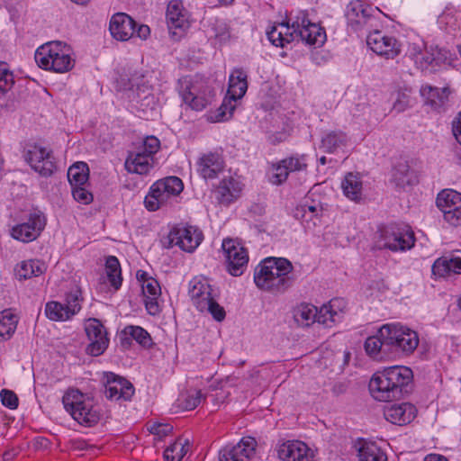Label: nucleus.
<instances>
[{
  "instance_id": "f257e3e1",
  "label": "nucleus",
  "mask_w": 461,
  "mask_h": 461,
  "mask_svg": "<svg viewBox=\"0 0 461 461\" xmlns=\"http://www.w3.org/2000/svg\"><path fill=\"white\" fill-rule=\"evenodd\" d=\"M292 20L291 25L288 22H283L272 26L267 32V38L273 45L283 48L295 38L309 45L321 46L325 42V30L319 24L312 23L306 11L298 12Z\"/></svg>"
},
{
  "instance_id": "f03ea898",
  "label": "nucleus",
  "mask_w": 461,
  "mask_h": 461,
  "mask_svg": "<svg viewBox=\"0 0 461 461\" xmlns=\"http://www.w3.org/2000/svg\"><path fill=\"white\" fill-rule=\"evenodd\" d=\"M412 380L413 373L411 368L393 366L373 375L369 382V391L377 401H395L410 393Z\"/></svg>"
},
{
  "instance_id": "7ed1b4c3",
  "label": "nucleus",
  "mask_w": 461,
  "mask_h": 461,
  "mask_svg": "<svg viewBox=\"0 0 461 461\" xmlns=\"http://www.w3.org/2000/svg\"><path fill=\"white\" fill-rule=\"evenodd\" d=\"M293 266L284 258H268L263 260L255 269L254 282L265 291L284 293L294 283L290 276Z\"/></svg>"
},
{
  "instance_id": "20e7f679",
  "label": "nucleus",
  "mask_w": 461,
  "mask_h": 461,
  "mask_svg": "<svg viewBox=\"0 0 461 461\" xmlns=\"http://www.w3.org/2000/svg\"><path fill=\"white\" fill-rule=\"evenodd\" d=\"M178 92L183 101L195 111L204 109L215 95L213 89L199 77H182L178 80Z\"/></svg>"
},
{
  "instance_id": "39448f33",
  "label": "nucleus",
  "mask_w": 461,
  "mask_h": 461,
  "mask_svg": "<svg viewBox=\"0 0 461 461\" xmlns=\"http://www.w3.org/2000/svg\"><path fill=\"white\" fill-rule=\"evenodd\" d=\"M63 405L72 418L79 424L91 427L100 420L99 411L93 401L85 397L78 390H68L62 398Z\"/></svg>"
},
{
  "instance_id": "423d86ee",
  "label": "nucleus",
  "mask_w": 461,
  "mask_h": 461,
  "mask_svg": "<svg viewBox=\"0 0 461 461\" xmlns=\"http://www.w3.org/2000/svg\"><path fill=\"white\" fill-rule=\"evenodd\" d=\"M184 189L182 180L177 176H167L156 181L145 196L144 204L148 211L155 212L181 194Z\"/></svg>"
},
{
  "instance_id": "0eeeda50",
  "label": "nucleus",
  "mask_w": 461,
  "mask_h": 461,
  "mask_svg": "<svg viewBox=\"0 0 461 461\" xmlns=\"http://www.w3.org/2000/svg\"><path fill=\"white\" fill-rule=\"evenodd\" d=\"M414 233L407 227L395 224L379 228L375 237L374 248L391 251H404L414 245Z\"/></svg>"
},
{
  "instance_id": "6e6552de",
  "label": "nucleus",
  "mask_w": 461,
  "mask_h": 461,
  "mask_svg": "<svg viewBox=\"0 0 461 461\" xmlns=\"http://www.w3.org/2000/svg\"><path fill=\"white\" fill-rule=\"evenodd\" d=\"M159 140L151 135L144 139L135 150L129 151L124 167L131 174L147 175L154 164V155L159 150Z\"/></svg>"
},
{
  "instance_id": "1a4fd4ad",
  "label": "nucleus",
  "mask_w": 461,
  "mask_h": 461,
  "mask_svg": "<svg viewBox=\"0 0 461 461\" xmlns=\"http://www.w3.org/2000/svg\"><path fill=\"white\" fill-rule=\"evenodd\" d=\"M377 7H373L363 0L351 1L347 8L348 26L357 32H370L380 26Z\"/></svg>"
},
{
  "instance_id": "9d476101",
  "label": "nucleus",
  "mask_w": 461,
  "mask_h": 461,
  "mask_svg": "<svg viewBox=\"0 0 461 461\" xmlns=\"http://www.w3.org/2000/svg\"><path fill=\"white\" fill-rule=\"evenodd\" d=\"M203 239V232L197 227L180 224L170 230L163 244L166 248L178 246L182 250L191 253L201 244Z\"/></svg>"
},
{
  "instance_id": "9b49d317",
  "label": "nucleus",
  "mask_w": 461,
  "mask_h": 461,
  "mask_svg": "<svg viewBox=\"0 0 461 461\" xmlns=\"http://www.w3.org/2000/svg\"><path fill=\"white\" fill-rule=\"evenodd\" d=\"M81 292L78 289L67 294L65 303L49 302L45 306V314L53 321H65L71 319L81 310Z\"/></svg>"
},
{
  "instance_id": "f8f14e48",
  "label": "nucleus",
  "mask_w": 461,
  "mask_h": 461,
  "mask_svg": "<svg viewBox=\"0 0 461 461\" xmlns=\"http://www.w3.org/2000/svg\"><path fill=\"white\" fill-rule=\"evenodd\" d=\"M221 248L225 255L228 272L233 276H241L249 262L247 249L233 239H224Z\"/></svg>"
},
{
  "instance_id": "ddd939ff",
  "label": "nucleus",
  "mask_w": 461,
  "mask_h": 461,
  "mask_svg": "<svg viewBox=\"0 0 461 461\" xmlns=\"http://www.w3.org/2000/svg\"><path fill=\"white\" fill-rule=\"evenodd\" d=\"M437 207L444 220L453 226L461 225V194L453 189H445L438 194Z\"/></svg>"
},
{
  "instance_id": "4468645a",
  "label": "nucleus",
  "mask_w": 461,
  "mask_h": 461,
  "mask_svg": "<svg viewBox=\"0 0 461 461\" xmlns=\"http://www.w3.org/2000/svg\"><path fill=\"white\" fill-rule=\"evenodd\" d=\"M23 157L31 167L44 177L50 176L56 170L54 158L45 148L32 144L24 150Z\"/></svg>"
},
{
  "instance_id": "2eb2a0df",
  "label": "nucleus",
  "mask_w": 461,
  "mask_h": 461,
  "mask_svg": "<svg viewBox=\"0 0 461 461\" xmlns=\"http://www.w3.org/2000/svg\"><path fill=\"white\" fill-rule=\"evenodd\" d=\"M85 331L90 341L86 353L94 357L101 356L109 345L105 328L99 320L92 318L86 321Z\"/></svg>"
},
{
  "instance_id": "dca6fc26",
  "label": "nucleus",
  "mask_w": 461,
  "mask_h": 461,
  "mask_svg": "<svg viewBox=\"0 0 461 461\" xmlns=\"http://www.w3.org/2000/svg\"><path fill=\"white\" fill-rule=\"evenodd\" d=\"M46 225L43 213L38 212L31 213L28 221L13 227L11 235L14 239L30 242L37 239Z\"/></svg>"
},
{
  "instance_id": "f3484780",
  "label": "nucleus",
  "mask_w": 461,
  "mask_h": 461,
  "mask_svg": "<svg viewBox=\"0 0 461 461\" xmlns=\"http://www.w3.org/2000/svg\"><path fill=\"white\" fill-rule=\"evenodd\" d=\"M366 44L375 53L386 59H393L401 51L396 39L383 34L378 28L374 29L367 34Z\"/></svg>"
},
{
  "instance_id": "a211bd4d",
  "label": "nucleus",
  "mask_w": 461,
  "mask_h": 461,
  "mask_svg": "<svg viewBox=\"0 0 461 461\" xmlns=\"http://www.w3.org/2000/svg\"><path fill=\"white\" fill-rule=\"evenodd\" d=\"M104 394L109 400H131L134 387L131 382L112 372L104 375Z\"/></svg>"
},
{
  "instance_id": "6ab92c4d",
  "label": "nucleus",
  "mask_w": 461,
  "mask_h": 461,
  "mask_svg": "<svg viewBox=\"0 0 461 461\" xmlns=\"http://www.w3.org/2000/svg\"><path fill=\"white\" fill-rule=\"evenodd\" d=\"M277 456L282 461H312L313 453L300 440H287L276 447Z\"/></svg>"
},
{
  "instance_id": "aec40b11",
  "label": "nucleus",
  "mask_w": 461,
  "mask_h": 461,
  "mask_svg": "<svg viewBox=\"0 0 461 461\" xmlns=\"http://www.w3.org/2000/svg\"><path fill=\"white\" fill-rule=\"evenodd\" d=\"M136 22L125 13L114 14L109 23L111 35L117 41H126L135 36Z\"/></svg>"
},
{
  "instance_id": "412c9836",
  "label": "nucleus",
  "mask_w": 461,
  "mask_h": 461,
  "mask_svg": "<svg viewBox=\"0 0 461 461\" xmlns=\"http://www.w3.org/2000/svg\"><path fill=\"white\" fill-rule=\"evenodd\" d=\"M307 167L305 156L290 157L282 159L279 163L273 166V173L271 176V182L275 185H281L284 183L290 172L303 171Z\"/></svg>"
},
{
  "instance_id": "4be33fe9",
  "label": "nucleus",
  "mask_w": 461,
  "mask_h": 461,
  "mask_svg": "<svg viewBox=\"0 0 461 461\" xmlns=\"http://www.w3.org/2000/svg\"><path fill=\"white\" fill-rule=\"evenodd\" d=\"M223 158L217 152L203 154L197 161V171L204 179L216 178L219 173L223 170Z\"/></svg>"
},
{
  "instance_id": "5701e85b",
  "label": "nucleus",
  "mask_w": 461,
  "mask_h": 461,
  "mask_svg": "<svg viewBox=\"0 0 461 461\" xmlns=\"http://www.w3.org/2000/svg\"><path fill=\"white\" fill-rule=\"evenodd\" d=\"M416 415V408L409 402L392 404L384 410V416L386 420L396 425L410 423Z\"/></svg>"
},
{
  "instance_id": "b1692460",
  "label": "nucleus",
  "mask_w": 461,
  "mask_h": 461,
  "mask_svg": "<svg viewBox=\"0 0 461 461\" xmlns=\"http://www.w3.org/2000/svg\"><path fill=\"white\" fill-rule=\"evenodd\" d=\"M343 307H345V302L342 299L330 300L327 304H323L319 310L317 309L316 321L325 327H331L340 321Z\"/></svg>"
},
{
  "instance_id": "393cba45",
  "label": "nucleus",
  "mask_w": 461,
  "mask_h": 461,
  "mask_svg": "<svg viewBox=\"0 0 461 461\" xmlns=\"http://www.w3.org/2000/svg\"><path fill=\"white\" fill-rule=\"evenodd\" d=\"M69 48L61 41L47 42L37 49L34 59L40 68L49 67L50 60L55 61L61 53H66Z\"/></svg>"
},
{
  "instance_id": "a878e982",
  "label": "nucleus",
  "mask_w": 461,
  "mask_h": 461,
  "mask_svg": "<svg viewBox=\"0 0 461 461\" xmlns=\"http://www.w3.org/2000/svg\"><path fill=\"white\" fill-rule=\"evenodd\" d=\"M391 182L400 190H406L418 183V176L407 161H399L392 170Z\"/></svg>"
},
{
  "instance_id": "bb28decb",
  "label": "nucleus",
  "mask_w": 461,
  "mask_h": 461,
  "mask_svg": "<svg viewBox=\"0 0 461 461\" xmlns=\"http://www.w3.org/2000/svg\"><path fill=\"white\" fill-rule=\"evenodd\" d=\"M167 20L169 28L185 31L189 27V13L181 0H171L167 8Z\"/></svg>"
},
{
  "instance_id": "cd10ccee",
  "label": "nucleus",
  "mask_w": 461,
  "mask_h": 461,
  "mask_svg": "<svg viewBox=\"0 0 461 461\" xmlns=\"http://www.w3.org/2000/svg\"><path fill=\"white\" fill-rule=\"evenodd\" d=\"M212 292V286L205 281L193 280L190 282L191 300L196 309L202 312H204L206 303L213 298Z\"/></svg>"
},
{
  "instance_id": "c85d7f7f",
  "label": "nucleus",
  "mask_w": 461,
  "mask_h": 461,
  "mask_svg": "<svg viewBox=\"0 0 461 461\" xmlns=\"http://www.w3.org/2000/svg\"><path fill=\"white\" fill-rule=\"evenodd\" d=\"M389 345L385 339H382L380 328L375 335L366 339L364 347L370 357L381 361L392 357Z\"/></svg>"
},
{
  "instance_id": "c756f323",
  "label": "nucleus",
  "mask_w": 461,
  "mask_h": 461,
  "mask_svg": "<svg viewBox=\"0 0 461 461\" xmlns=\"http://www.w3.org/2000/svg\"><path fill=\"white\" fill-rule=\"evenodd\" d=\"M241 192L240 183L232 177L222 179L215 190L216 198L222 204H230Z\"/></svg>"
},
{
  "instance_id": "7c9ffc66",
  "label": "nucleus",
  "mask_w": 461,
  "mask_h": 461,
  "mask_svg": "<svg viewBox=\"0 0 461 461\" xmlns=\"http://www.w3.org/2000/svg\"><path fill=\"white\" fill-rule=\"evenodd\" d=\"M461 275V258L446 256L434 261V276L447 277L451 275Z\"/></svg>"
},
{
  "instance_id": "2f4dec72",
  "label": "nucleus",
  "mask_w": 461,
  "mask_h": 461,
  "mask_svg": "<svg viewBox=\"0 0 461 461\" xmlns=\"http://www.w3.org/2000/svg\"><path fill=\"white\" fill-rule=\"evenodd\" d=\"M247 89V74L241 68H234L229 77L227 95L232 100H239L245 95Z\"/></svg>"
},
{
  "instance_id": "473e14b6",
  "label": "nucleus",
  "mask_w": 461,
  "mask_h": 461,
  "mask_svg": "<svg viewBox=\"0 0 461 461\" xmlns=\"http://www.w3.org/2000/svg\"><path fill=\"white\" fill-rule=\"evenodd\" d=\"M409 331V328L399 324H385L381 327L382 339L388 342L392 356L397 354L399 342H402V336Z\"/></svg>"
},
{
  "instance_id": "72a5a7b5",
  "label": "nucleus",
  "mask_w": 461,
  "mask_h": 461,
  "mask_svg": "<svg viewBox=\"0 0 461 461\" xmlns=\"http://www.w3.org/2000/svg\"><path fill=\"white\" fill-rule=\"evenodd\" d=\"M346 197L352 201H359L362 197L363 184L358 174L348 173L341 183Z\"/></svg>"
},
{
  "instance_id": "f704fd0d",
  "label": "nucleus",
  "mask_w": 461,
  "mask_h": 461,
  "mask_svg": "<svg viewBox=\"0 0 461 461\" xmlns=\"http://www.w3.org/2000/svg\"><path fill=\"white\" fill-rule=\"evenodd\" d=\"M47 269L44 262L41 260H24L16 266L15 276L20 279H28L42 275Z\"/></svg>"
},
{
  "instance_id": "c9c22d12",
  "label": "nucleus",
  "mask_w": 461,
  "mask_h": 461,
  "mask_svg": "<svg viewBox=\"0 0 461 461\" xmlns=\"http://www.w3.org/2000/svg\"><path fill=\"white\" fill-rule=\"evenodd\" d=\"M18 317L10 310L0 312V342L8 340L15 332Z\"/></svg>"
},
{
  "instance_id": "e433bc0d",
  "label": "nucleus",
  "mask_w": 461,
  "mask_h": 461,
  "mask_svg": "<svg viewBox=\"0 0 461 461\" xmlns=\"http://www.w3.org/2000/svg\"><path fill=\"white\" fill-rule=\"evenodd\" d=\"M359 461H387L385 453L375 442L365 441L358 449Z\"/></svg>"
},
{
  "instance_id": "4c0bfd02",
  "label": "nucleus",
  "mask_w": 461,
  "mask_h": 461,
  "mask_svg": "<svg viewBox=\"0 0 461 461\" xmlns=\"http://www.w3.org/2000/svg\"><path fill=\"white\" fill-rule=\"evenodd\" d=\"M317 308L309 303H302L294 311V319L303 327H308L316 321Z\"/></svg>"
},
{
  "instance_id": "58836bf2",
  "label": "nucleus",
  "mask_w": 461,
  "mask_h": 461,
  "mask_svg": "<svg viewBox=\"0 0 461 461\" xmlns=\"http://www.w3.org/2000/svg\"><path fill=\"white\" fill-rule=\"evenodd\" d=\"M89 177V168L85 162H77L68 170V179L73 187L84 185Z\"/></svg>"
},
{
  "instance_id": "ea45409f",
  "label": "nucleus",
  "mask_w": 461,
  "mask_h": 461,
  "mask_svg": "<svg viewBox=\"0 0 461 461\" xmlns=\"http://www.w3.org/2000/svg\"><path fill=\"white\" fill-rule=\"evenodd\" d=\"M189 447L190 441L188 438L184 440L178 438L166 448L164 457L167 461H181L188 452Z\"/></svg>"
},
{
  "instance_id": "a19ab883",
  "label": "nucleus",
  "mask_w": 461,
  "mask_h": 461,
  "mask_svg": "<svg viewBox=\"0 0 461 461\" xmlns=\"http://www.w3.org/2000/svg\"><path fill=\"white\" fill-rule=\"evenodd\" d=\"M347 140V135L343 131H331L322 138L321 149L325 152L332 153L337 149L346 145Z\"/></svg>"
},
{
  "instance_id": "79ce46f5",
  "label": "nucleus",
  "mask_w": 461,
  "mask_h": 461,
  "mask_svg": "<svg viewBox=\"0 0 461 461\" xmlns=\"http://www.w3.org/2000/svg\"><path fill=\"white\" fill-rule=\"evenodd\" d=\"M105 271L111 285L114 289H119L122 285V273L119 260L114 256H109L105 262Z\"/></svg>"
},
{
  "instance_id": "37998d69",
  "label": "nucleus",
  "mask_w": 461,
  "mask_h": 461,
  "mask_svg": "<svg viewBox=\"0 0 461 461\" xmlns=\"http://www.w3.org/2000/svg\"><path fill=\"white\" fill-rule=\"evenodd\" d=\"M257 442L254 438L245 437L240 441L233 446L236 450V455L241 461H247L255 455Z\"/></svg>"
},
{
  "instance_id": "c03bdc74",
  "label": "nucleus",
  "mask_w": 461,
  "mask_h": 461,
  "mask_svg": "<svg viewBox=\"0 0 461 461\" xmlns=\"http://www.w3.org/2000/svg\"><path fill=\"white\" fill-rule=\"evenodd\" d=\"M74 59L70 57V50L66 53H61L56 58L55 61L50 60L49 67H41L46 70H52L57 73H65L74 67Z\"/></svg>"
},
{
  "instance_id": "a18cd8bd",
  "label": "nucleus",
  "mask_w": 461,
  "mask_h": 461,
  "mask_svg": "<svg viewBox=\"0 0 461 461\" xmlns=\"http://www.w3.org/2000/svg\"><path fill=\"white\" fill-rule=\"evenodd\" d=\"M123 333L135 339L143 348H149L153 344L149 333L140 326H127Z\"/></svg>"
},
{
  "instance_id": "49530a36",
  "label": "nucleus",
  "mask_w": 461,
  "mask_h": 461,
  "mask_svg": "<svg viewBox=\"0 0 461 461\" xmlns=\"http://www.w3.org/2000/svg\"><path fill=\"white\" fill-rule=\"evenodd\" d=\"M419 345V337L416 331L409 329L402 336V342H399L397 353L402 352L410 354L413 352Z\"/></svg>"
},
{
  "instance_id": "de8ad7c7",
  "label": "nucleus",
  "mask_w": 461,
  "mask_h": 461,
  "mask_svg": "<svg viewBox=\"0 0 461 461\" xmlns=\"http://www.w3.org/2000/svg\"><path fill=\"white\" fill-rule=\"evenodd\" d=\"M451 91L447 86L442 88L434 87V110H445L449 104Z\"/></svg>"
},
{
  "instance_id": "09e8293b",
  "label": "nucleus",
  "mask_w": 461,
  "mask_h": 461,
  "mask_svg": "<svg viewBox=\"0 0 461 461\" xmlns=\"http://www.w3.org/2000/svg\"><path fill=\"white\" fill-rule=\"evenodd\" d=\"M14 83V75L5 62H0V92L9 91Z\"/></svg>"
},
{
  "instance_id": "8fccbe9b",
  "label": "nucleus",
  "mask_w": 461,
  "mask_h": 461,
  "mask_svg": "<svg viewBox=\"0 0 461 461\" xmlns=\"http://www.w3.org/2000/svg\"><path fill=\"white\" fill-rule=\"evenodd\" d=\"M410 90L407 87L399 89L396 93V99L393 103V109L397 113H402L409 107Z\"/></svg>"
},
{
  "instance_id": "3c124183",
  "label": "nucleus",
  "mask_w": 461,
  "mask_h": 461,
  "mask_svg": "<svg viewBox=\"0 0 461 461\" xmlns=\"http://www.w3.org/2000/svg\"><path fill=\"white\" fill-rule=\"evenodd\" d=\"M236 101L237 100H232L230 96L226 95L218 109L219 113L216 116L217 121H223L231 117L235 110V104L233 103Z\"/></svg>"
},
{
  "instance_id": "603ef678",
  "label": "nucleus",
  "mask_w": 461,
  "mask_h": 461,
  "mask_svg": "<svg viewBox=\"0 0 461 461\" xmlns=\"http://www.w3.org/2000/svg\"><path fill=\"white\" fill-rule=\"evenodd\" d=\"M204 312H209L217 321H223L226 316L224 308L221 306L214 298L206 303Z\"/></svg>"
},
{
  "instance_id": "864d4df0",
  "label": "nucleus",
  "mask_w": 461,
  "mask_h": 461,
  "mask_svg": "<svg viewBox=\"0 0 461 461\" xmlns=\"http://www.w3.org/2000/svg\"><path fill=\"white\" fill-rule=\"evenodd\" d=\"M203 399H204V396L201 390L190 392L184 400V408L185 410H194L200 404Z\"/></svg>"
},
{
  "instance_id": "5fc2aeb1",
  "label": "nucleus",
  "mask_w": 461,
  "mask_h": 461,
  "mask_svg": "<svg viewBox=\"0 0 461 461\" xmlns=\"http://www.w3.org/2000/svg\"><path fill=\"white\" fill-rule=\"evenodd\" d=\"M72 195L77 202L83 204H88L93 201V194L83 185L73 187Z\"/></svg>"
},
{
  "instance_id": "6e6d98bb",
  "label": "nucleus",
  "mask_w": 461,
  "mask_h": 461,
  "mask_svg": "<svg viewBox=\"0 0 461 461\" xmlns=\"http://www.w3.org/2000/svg\"><path fill=\"white\" fill-rule=\"evenodd\" d=\"M0 397L4 406L11 410L18 407V397L13 391L3 389L0 393Z\"/></svg>"
},
{
  "instance_id": "4d7b16f0",
  "label": "nucleus",
  "mask_w": 461,
  "mask_h": 461,
  "mask_svg": "<svg viewBox=\"0 0 461 461\" xmlns=\"http://www.w3.org/2000/svg\"><path fill=\"white\" fill-rule=\"evenodd\" d=\"M143 295H160L161 289L158 282L154 278L146 279L145 283L142 284Z\"/></svg>"
},
{
  "instance_id": "13d9d810",
  "label": "nucleus",
  "mask_w": 461,
  "mask_h": 461,
  "mask_svg": "<svg viewBox=\"0 0 461 461\" xmlns=\"http://www.w3.org/2000/svg\"><path fill=\"white\" fill-rule=\"evenodd\" d=\"M160 295H147V296H144L145 297V307H146V310L147 312L150 314V315H157L160 312L161 309H160V306L158 304V299Z\"/></svg>"
},
{
  "instance_id": "bf43d9fd",
  "label": "nucleus",
  "mask_w": 461,
  "mask_h": 461,
  "mask_svg": "<svg viewBox=\"0 0 461 461\" xmlns=\"http://www.w3.org/2000/svg\"><path fill=\"white\" fill-rule=\"evenodd\" d=\"M434 63L437 65L440 64H451V53L445 48L434 50Z\"/></svg>"
},
{
  "instance_id": "052dcab7",
  "label": "nucleus",
  "mask_w": 461,
  "mask_h": 461,
  "mask_svg": "<svg viewBox=\"0 0 461 461\" xmlns=\"http://www.w3.org/2000/svg\"><path fill=\"white\" fill-rule=\"evenodd\" d=\"M148 429L150 433L154 435L164 437L168 435L172 431L173 427L169 424L153 423L149 427Z\"/></svg>"
},
{
  "instance_id": "680f3d73",
  "label": "nucleus",
  "mask_w": 461,
  "mask_h": 461,
  "mask_svg": "<svg viewBox=\"0 0 461 461\" xmlns=\"http://www.w3.org/2000/svg\"><path fill=\"white\" fill-rule=\"evenodd\" d=\"M220 461H241L238 455H236V450L232 447H225L220 451Z\"/></svg>"
},
{
  "instance_id": "e2e57ef3",
  "label": "nucleus",
  "mask_w": 461,
  "mask_h": 461,
  "mask_svg": "<svg viewBox=\"0 0 461 461\" xmlns=\"http://www.w3.org/2000/svg\"><path fill=\"white\" fill-rule=\"evenodd\" d=\"M420 93V96L423 98L424 103L426 104H432V99H431L432 86L427 85V86H421Z\"/></svg>"
},
{
  "instance_id": "0e129e2a",
  "label": "nucleus",
  "mask_w": 461,
  "mask_h": 461,
  "mask_svg": "<svg viewBox=\"0 0 461 461\" xmlns=\"http://www.w3.org/2000/svg\"><path fill=\"white\" fill-rule=\"evenodd\" d=\"M150 33L149 27L145 24H140L138 28H135V36L141 40H146Z\"/></svg>"
},
{
  "instance_id": "69168bd1",
  "label": "nucleus",
  "mask_w": 461,
  "mask_h": 461,
  "mask_svg": "<svg viewBox=\"0 0 461 461\" xmlns=\"http://www.w3.org/2000/svg\"><path fill=\"white\" fill-rule=\"evenodd\" d=\"M452 131L455 138L461 144V113L458 114L457 120L454 122Z\"/></svg>"
},
{
  "instance_id": "338daca9",
  "label": "nucleus",
  "mask_w": 461,
  "mask_h": 461,
  "mask_svg": "<svg viewBox=\"0 0 461 461\" xmlns=\"http://www.w3.org/2000/svg\"><path fill=\"white\" fill-rule=\"evenodd\" d=\"M301 211L303 212V216H305L306 212H311L314 215H318V212L321 211L317 204H303L301 206Z\"/></svg>"
},
{
  "instance_id": "774afa93",
  "label": "nucleus",
  "mask_w": 461,
  "mask_h": 461,
  "mask_svg": "<svg viewBox=\"0 0 461 461\" xmlns=\"http://www.w3.org/2000/svg\"><path fill=\"white\" fill-rule=\"evenodd\" d=\"M346 390L347 385L345 383L342 382L335 383L331 388V391L335 395L342 394L346 392Z\"/></svg>"
}]
</instances>
